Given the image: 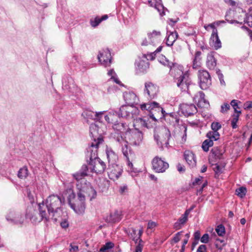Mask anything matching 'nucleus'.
<instances>
[{"label":"nucleus","mask_w":252,"mask_h":252,"mask_svg":"<svg viewBox=\"0 0 252 252\" xmlns=\"http://www.w3.org/2000/svg\"><path fill=\"white\" fill-rule=\"evenodd\" d=\"M86 192H89V195L91 196V199L95 198L96 195V191L91 186H87L86 188L84 187L80 189L77 193V200L76 203L71 204L69 200L71 208L77 213L83 212L85 210V196L84 193Z\"/></svg>","instance_id":"1"},{"label":"nucleus","mask_w":252,"mask_h":252,"mask_svg":"<svg viewBox=\"0 0 252 252\" xmlns=\"http://www.w3.org/2000/svg\"><path fill=\"white\" fill-rule=\"evenodd\" d=\"M38 216H30V220L33 222H39L43 220H45L46 221H48L51 220L55 221L57 220V216L52 211H49V208L44 202L38 204Z\"/></svg>","instance_id":"2"},{"label":"nucleus","mask_w":252,"mask_h":252,"mask_svg":"<svg viewBox=\"0 0 252 252\" xmlns=\"http://www.w3.org/2000/svg\"><path fill=\"white\" fill-rule=\"evenodd\" d=\"M102 128V127H90V135L93 138L94 141L87 150L91 151L94 157L96 155V151L98 150L99 144L103 141L102 135L104 131Z\"/></svg>","instance_id":"3"},{"label":"nucleus","mask_w":252,"mask_h":252,"mask_svg":"<svg viewBox=\"0 0 252 252\" xmlns=\"http://www.w3.org/2000/svg\"><path fill=\"white\" fill-rule=\"evenodd\" d=\"M118 117L117 114L111 112L106 114V111H96L94 121L103 125H113L117 126L119 124Z\"/></svg>","instance_id":"4"},{"label":"nucleus","mask_w":252,"mask_h":252,"mask_svg":"<svg viewBox=\"0 0 252 252\" xmlns=\"http://www.w3.org/2000/svg\"><path fill=\"white\" fill-rule=\"evenodd\" d=\"M170 137V132L167 127H156L154 137L160 147L162 148L163 145L168 147Z\"/></svg>","instance_id":"5"},{"label":"nucleus","mask_w":252,"mask_h":252,"mask_svg":"<svg viewBox=\"0 0 252 252\" xmlns=\"http://www.w3.org/2000/svg\"><path fill=\"white\" fill-rule=\"evenodd\" d=\"M97 152L96 151V155L94 157L93 153L91 151H87V156L90 158L89 165L92 172L96 173H103L106 168L105 163L97 157Z\"/></svg>","instance_id":"6"},{"label":"nucleus","mask_w":252,"mask_h":252,"mask_svg":"<svg viewBox=\"0 0 252 252\" xmlns=\"http://www.w3.org/2000/svg\"><path fill=\"white\" fill-rule=\"evenodd\" d=\"M63 203L64 199L63 200L58 195H52L47 198L45 204L49 208V211H52L57 217V214L61 211V205Z\"/></svg>","instance_id":"7"},{"label":"nucleus","mask_w":252,"mask_h":252,"mask_svg":"<svg viewBox=\"0 0 252 252\" xmlns=\"http://www.w3.org/2000/svg\"><path fill=\"white\" fill-rule=\"evenodd\" d=\"M125 135L126 138L130 142L131 144L135 146H139L142 141V133L135 127L128 128L126 131Z\"/></svg>","instance_id":"8"},{"label":"nucleus","mask_w":252,"mask_h":252,"mask_svg":"<svg viewBox=\"0 0 252 252\" xmlns=\"http://www.w3.org/2000/svg\"><path fill=\"white\" fill-rule=\"evenodd\" d=\"M212 131H209L207 133L206 136L208 139L205 140L202 144V148L205 152L209 151V147L213 146V141L217 140L219 139L220 134L218 132L219 129L221 127H211Z\"/></svg>","instance_id":"9"},{"label":"nucleus","mask_w":252,"mask_h":252,"mask_svg":"<svg viewBox=\"0 0 252 252\" xmlns=\"http://www.w3.org/2000/svg\"><path fill=\"white\" fill-rule=\"evenodd\" d=\"M199 86L202 90H207L212 84V80L209 73L205 70H200L198 72Z\"/></svg>","instance_id":"10"},{"label":"nucleus","mask_w":252,"mask_h":252,"mask_svg":"<svg viewBox=\"0 0 252 252\" xmlns=\"http://www.w3.org/2000/svg\"><path fill=\"white\" fill-rule=\"evenodd\" d=\"M97 59L102 65L109 66L112 63V57L109 49H103L99 51Z\"/></svg>","instance_id":"11"},{"label":"nucleus","mask_w":252,"mask_h":252,"mask_svg":"<svg viewBox=\"0 0 252 252\" xmlns=\"http://www.w3.org/2000/svg\"><path fill=\"white\" fill-rule=\"evenodd\" d=\"M153 169L158 173H163L168 168L169 164L163 160L161 158L156 157L152 160Z\"/></svg>","instance_id":"12"},{"label":"nucleus","mask_w":252,"mask_h":252,"mask_svg":"<svg viewBox=\"0 0 252 252\" xmlns=\"http://www.w3.org/2000/svg\"><path fill=\"white\" fill-rule=\"evenodd\" d=\"M122 151L123 155L126 158L128 171L131 172H136L137 169L133 167L132 162L129 160V157L132 156V153L131 150L128 149L127 141H124V144H122Z\"/></svg>","instance_id":"13"},{"label":"nucleus","mask_w":252,"mask_h":252,"mask_svg":"<svg viewBox=\"0 0 252 252\" xmlns=\"http://www.w3.org/2000/svg\"><path fill=\"white\" fill-rule=\"evenodd\" d=\"M191 81L188 73H185L184 75L179 77L177 80V85L182 92L189 93V86L190 85Z\"/></svg>","instance_id":"14"},{"label":"nucleus","mask_w":252,"mask_h":252,"mask_svg":"<svg viewBox=\"0 0 252 252\" xmlns=\"http://www.w3.org/2000/svg\"><path fill=\"white\" fill-rule=\"evenodd\" d=\"M180 110L185 116L193 115L197 112L195 105L192 103H182L180 105Z\"/></svg>","instance_id":"15"},{"label":"nucleus","mask_w":252,"mask_h":252,"mask_svg":"<svg viewBox=\"0 0 252 252\" xmlns=\"http://www.w3.org/2000/svg\"><path fill=\"white\" fill-rule=\"evenodd\" d=\"M238 103L241 102L240 101L235 99H233L231 101L230 104L234 108L236 114L233 115V117L231 120L228 121L227 125L230 124L231 126H237L236 124L238 121L239 114L241 113V111L237 110L238 109H240L238 105Z\"/></svg>","instance_id":"16"},{"label":"nucleus","mask_w":252,"mask_h":252,"mask_svg":"<svg viewBox=\"0 0 252 252\" xmlns=\"http://www.w3.org/2000/svg\"><path fill=\"white\" fill-rule=\"evenodd\" d=\"M123 97L127 105L133 108L134 104H137L139 98L135 93L132 92H126L123 94Z\"/></svg>","instance_id":"17"},{"label":"nucleus","mask_w":252,"mask_h":252,"mask_svg":"<svg viewBox=\"0 0 252 252\" xmlns=\"http://www.w3.org/2000/svg\"><path fill=\"white\" fill-rule=\"evenodd\" d=\"M165 114V111L158 103V105L156 106L155 108L151 111V113L149 114V115L153 120L157 121L158 119H161L163 118Z\"/></svg>","instance_id":"18"},{"label":"nucleus","mask_w":252,"mask_h":252,"mask_svg":"<svg viewBox=\"0 0 252 252\" xmlns=\"http://www.w3.org/2000/svg\"><path fill=\"white\" fill-rule=\"evenodd\" d=\"M108 176L111 180H117L121 175L122 169L118 165L114 164V165H109Z\"/></svg>","instance_id":"19"},{"label":"nucleus","mask_w":252,"mask_h":252,"mask_svg":"<svg viewBox=\"0 0 252 252\" xmlns=\"http://www.w3.org/2000/svg\"><path fill=\"white\" fill-rule=\"evenodd\" d=\"M158 92V87L151 82H146L145 84L144 93H146L151 99L154 98Z\"/></svg>","instance_id":"20"},{"label":"nucleus","mask_w":252,"mask_h":252,"mask_svg":"<svg viewBox=\"0 0 252 252\" xmlns=\"http://www.w3.org/2000/svg\"><path fill=\"white\" fill-rule=\"evenodd\" d=\"M193 99L199 107L206 108L209 106V102L205 99L204 94L201 91L199 92L194 95Z\"/></svg>","instance_id":"21"},{"label":"nucleus","mask_w":252,"mask_h":252,"mask_svg":"<svg viewBox=\"0 0 252 252\" xmlns=\"http://www.w3.org/2000/svg\"><path fill=\"white\" fill-rule=\"evenodd\" d=\"M135 69L137 74L146 73L149 67V62L139 60L135 62Z\"/></svg>","instance_id":"22"},{"label":"nucleus","mask_w":252,"mask_h":252,"mask_svg":"<svg viewBox=\"0 0 252 252\" xmlns=\"http://www.w3.org/2000/svg\"><path fill=\"white\" fill-rule=\"evenodd\" d=\"M182 69L183 66H180L176 63L174 66H172L171 69H170L169 74L176 80H177L179 77H181V76L184 75L185 74L183 72Z\"/></svg>","instance_id":"23"},{"label":"nucleus","mask_w":252,"mask_h":252,"mask_svg":"<svg viewBox=\"0 0 252 252\" xmlns=\"http://www.w3.org/2000/svg\"><path fill=\"white\" fill-rule=\"evenodd\" d=\"M148 3L151 6L154 7L161 16H162L165 15V8L161 3V0H148Z\"/></svg>","instance_id":"24"},{"label":"nucleus","mask_w":252,"mask_h":252,"mask_svg":"<svg viewBox=\"0 0 252 252\" xmlns=\"http://www.w3.org/2000/svg\"><path fill=\"white\" fill-rule=\"evenodd\" d=\"M184 158L191 167L195 166L196 161L194 154L190 151H186L184 153Z\"/></svg>","instance_id":"25"},{"label":"nucleus","mask_w":252,"mask_h":252,"mask_svg":"<svg viewBox=\"0 0 252 252\" xmlns=\"http://www.w3.org/2000/svg\"><path fill=\"white\" fill-rule=\"evenodd\" d=\"M178 37L176 31L167 32V36L165 38L166 44L168 46H172Z\"/></svg>","instance_id":"26"},{"label":"nucleus","mask_w":252,"mask_h":252,"mask_svg":"<svg viewBox=\"0 0 252 252\" xmlns=\"http://www.w3.org/2000/svg\"><path fill=\"white\" fill-rule=\"evenodd\" d=\"M132 107L128 105H123L119 110L118 113H116L118 117V120L120 119V117L127 118L129 117L131 113L130 109Z\"/></svg>","instance_id":"27"},{"label":"nucleus","mask_w":252,"mask_h":252,"mask_svg":"<svg viewBox=\"0 0 252 252\" xmlns=\"http://www.w3.org/2000/svg\"><path fill=\"white\" fill-rule=\"evenodd\" d=\"M121 220V213L120 211H115L111 213L110 215L106 217V221L109 223H115Z\"/></svg>","instance_id":"28"},{"label":"nucleus","mask_w":252,"mask_h":252,"mask_svg":"<svg viewBox=\"0 0 252 252\" xmlns=\"http://www.w3.org/2000/svg\"><path fill=\"white\" fill-rule=\"evenodd\" d=\"M206 65L210 70L215 69L217 65V60L215 58L213 53L208 54L207 57Z\"/></svg>","instance_id":"29"},{"label":"nucleus","mask_w":252,"mask_h":252,"mask_svg":"<svg viewBox=\"0 0 252 252\" xmlns=\"http://www.w3.org/2000/svg\"><path fill=\"white\" fill-rule=\"evenodd\" d=\"M106 153L109 165H114L118 159L117 155L112 149L108 148L106 149Z\"/></svg>","instance_id":"30"},{"label":"nucleus","mask_w":252,"mask_h":252,"mask_svg":"<svg viewBox=\"0 0 252 252\" xmlns=\"http://www.w3.org/2000/svg\"><path fill=\"white\" fill-rule=\"evenodd\" d=\"M211 39L213 41V46L215 49L217 50L221 47V43L218 36L217 30H215L214 31L212 32Z\"/></svg>","instance_id":"31"},{"label":"nucleus","mask_w":252,"mask_h":252,"mask_svg":"<svg viewBox=\"0 0 252 252\" xmlns=\"http://www.w3.org/2000/svg\"><path fill=\"white\" fill-rule=\"evenodd\" d=\"M224 153L223 148L220 147H215L211 151V153L216 159H220Z\"/></svg>","instance_id":"32"},{"label":"nucleus","mask_w":252,"mask_h":252,"mask_svg":"<svg viewBox=\"0 0 252 252\" xmlns=\"http://www.w3.org/2000/svg\"><path fill=\"white\" fill-rule=\"evenodd\" d=\"M165 120L169 121V124L172 126H177L181 125L179 124V119L176 117H174L171 114L166 113L165 116Z\"/></svg>","instance_id":"33"},{"label":"nucleus","mask_w":252,"mask_h":252,"mask_svg":"<svg viewBox=\"0 0 252 252\" xmlns=\"http://www.w3.org/2000/svg\"><path fill=\"white\" fill-rule=\"evenodd\" d=\"M201 52L200 51H197L195 52L194 57L193 59L192 67L194 69L198 68L200 66L201 60Z\"/></svg>","instance_id":"34"},{"label":"nucleus","mask_w":252,"mask_h":252,"mask_svg":"<svg viewBox=\"0 0 252 252\" xmlns=\"http://www.w3.org/2000/svg\"><path fill=\"white\" fill-rule=\"evenodd\" d=\"M95 112L90 110H86L83 111L82 116L86 119H91L94 121L95 118Z\"/></svg>","instance_id":"35"},{"label":"nucleus","mask_w":252,"mask_h":252,"mask_svg":"<svg viewBox=\"0 0 252 252\" xmlns=\"http://www.w3.org/2000/svg\"><path fill=\"white\" fill-rule=\"evenodd\" d=\"M161 35V33L159 31H157L154 30L152 32L149 33L148 34V37L149 39L151 40V42L153 43L155 42V40L159 37Z\"/></svg>","instance_id":"36"},{"label":"nucleus","mask_w":252,"mask_h":252,"mask_svg":"<svg viewBox=\"0 0 252 252\" xmlns=\"http://www.w3.org/2000/svg\"><path fill=\"white\" fill-rule=\"evenodd\" d=\"M225 23V21L224 20L217 21L209 25H205L204 28L205 29V30H208V27H210V28L213 29V31H214L215 30H217L215 27L216 26H219L220 24H223Z\"/></svg>","instance_id":"37"},{"label":"nucleus","mask_w":252,"mask_h":252,"mask_svg":"<svg viewBox=\"0 0 252 252\" xmlns=\"http://www.w3.org/2000/svg\"><path fill=\"white\" fill-rule=\"evenodd\" d=\"M28 175V169L27 167H24L20 169L18 171V176L19 178L24 179Z\"/></svg>","instance_id":"38"},{"label":"nucleus","mask_w":252,"mask_h":252,"mask_svg":"<svg viewBox=\"0 0 252 252\" xmlns=\"http://www.w3.org/2000/svg\"><path fill=\"white\" fill-rule=\"evenodd\" d=\"M114 247V244L112 242H108L104 245L100 249L99 252H107L108 251Z\"/></svg>","instance_id":"39"},{"label":"nucleus","mask_w":252,"mask_h":252,"mask_svg":"<svg viewBox=\"0 0 252 252\" xmlns=\"http://www.w3.org/2000/svg\"><path fill=\"white\" fill-rule=\"evenodd\" d=\"M247 189L246 188L240 187L236 190V194L241 198L244 197L246 193Z\"/></svg>","instance_id":"40"},{"label":"nucleus","mask_w":252,"mask_h":252,"mask_svg":"<svg viewBox=\"0 0 252 252\" xmlns=\"http://www.w3.org/2000/svg\"><path fill=\"white\" fill-rule=\"evenodd\" d=\"M225 245L224 240L223 239L221 240L220 239H217L215 243V245L216 248L220 250L222 249L223 247L225 246Z\"/></svg>","instance_id":"41"},{"label":"nucleus","mask_w":252,"mask_h":252,"mask_svg":"<svg viewBox=\"0 0 252 252\" xmlns=\"http://www.w3.org/2000/svg\"><path fill=\"white\" fill-rule=\"evenodd\" d=\"M216 231L218 235L220 236H223L225 232L224 226L222 224L218 225L216 228Z\"/></svg>","instance_id":"42"},{"label":"nucleus","mask_w":252,"mask_h":252,"mask_svg":"<svg viewBox=\"0 0 252 252\" xmlns=\"http://www.w3.org/2000/svg\"><path fill=\"white\" fill-rule=\"evenodd\" d=\"M100 22L101 20L98 17H96L94 19H91L90 20L91 25L94 28L97 26Z\"/></svg>","instance_id":"43"},{"label":"nucleus","mask_w":252,"mask_h":252,"mask_svg":"<svg viewBox=\"0 0 252 252\" xmlns=\"http://www.w3.org/2000/svg\"><path fill=\"white\" fill-rule=\"evenodd\" d=\"M244 22L246 23L249 27H252V14H247Z\"/></svg>","instance_id":"44"},{"label":"nucleus","mask_w":252,"mask_h":252,"mask_svg":"<svg viewBox=\"0 0 252 252\" xmlns=\"http://www.w3.org/2000/svg\"><path fill=\"white\" fill-rule=\"evenodd\" d=\"M158 105V103L155 101H153L151 103H147V107L146 110H148L149 112V114L151 113V111L155 108L156 106Z\"/></svg>","instance_id":"45"},{"label":"nucleus","mask_w":252,"mask_h":252,"mask_svg":"<svg viewBox=\"0 0 252 252\" xmlns=\"http://www.w3.org/2000/svg\"><path fill=\"white\" fill-rule=\"evenodd\" d=\"M86 176V175H85V172H82L81 171H79L73 174V177L77 181H79L80 180L82 179Z\"/></svg>","instance_id":"46"},{"label":"nucleus","mask_w":252,"mask_h":252,"mask_svg":"<svg viewBox=\"0 0 252 252\" xmlns=\"http://www.w3.org/2000/svg\"><path fill=\"white\" fill-rule=\"evenodd\" d=\"M216 73L218 76L221 85H225V82L223 80V74L221 73L220 70L219 69H216Z\"/></svg>","instance_id":"47"},{"label":"nucleus","mask_w":252,"mask_h":252,"mask_svg":"<svg viewBox=\"0 0 252 252\" xmlns=\"http://www.w3.org/2000/svg\"><path fill=\"white\" fill-rule=\"evenodd\" d=\"M136 123L138 125H141V126H147V120L145 118H139L136 119Z\"/></svg>","instance_id":"48"},{"label":"nucleus","mask_w":252,"mask_h":252,"mask_svg":"<svg viewBox=\"0 0 252 252\" xmlns=\"http://www.w3.org/2000/svg\"><path fill=\"white\" fill-rule=\"evenodd\" d=\"M163 65L165 66H167L168 67L170 68V69H171V67H172V66H174V65L176 63H173L172 62H170L168 60L165 59V61H163V62H161Z\"/></svg>","instance_id":"49"},{"label":"nucleus","mask_w":252,"mask_h":252,"mask_svg":"<svg viewBox=\"0 0 252 252\" xmlns=\"http://www.w3.org/2000/svg\"><path fill=\"white\" fill-rule=\"evenodd\" d=\"M185 34L187 36L196 35V32L194 29L190 28L187 32H185Z\"/></svg>","instance_id":"50"},{"label":"nucleus","mask_w":252,"mask_h":252,"mask_svg":"<svg viewBox=\"0 0 252 252\" xmlns=\"http://www.w3.org/2000/svg\"><path fill=\"white\" fill-rule=\"evenodd\" d=\"M182 233V231H180V232H178L176 234L175 236L173 237V241L175 243H178L180 240L181 238H180V235H181Z\"/></svg>","instance_id":"51"},{"label":"nucleus","mask_w":252,"mask_h":252,"mask_svg":"<svg viewBox=\"0 0 252 252\" xmlns=\"http://www.w3.org/2000/svg\"><path fill=\"white\" fill-rule=\"evenodd\" d=\"M209 236L208 234H204L201 238V242L203 243H207L208 242Z\"/></svg>","instance_id":"52"},{"label":"nucleus","mask_w":252,"mask_h":252,"mask_svg":"<svg viewBox=\"0 0 252 252\" xmlns=\"http://www.w3.org/2000/svg\"><path fill=\"white\" fill-rule=\"evenodd\" d=\"M38 214L39 212H38L32 209L29 213L27 214V217L30 219V216L34 215V216H38Z\"/></svg>","instance_id":"53"},{"label":"nucleus","mask_w":252,"mask_h":252,"mask_svg":"<svg viewBox=\"0 0 252 252\" xmlns=\"http://www.w3.org/2000/svg\"><path fill=\"white\" fill-rule=\"evenodd\" d=\"M230 108V105L228 103H224L221 106V112L223 113L227 111Z\"/></svg>","instance_id":"54"},{"label":"nucleus","mask_w":252,"mask_h":252,"mask_svg":"<svg viewBox=\"0 0 252 252\" xmlns=\"http://www.w3.org/2000/svg\"><path fill=\"white\" fill-rule=\"evenodd\" d=\"M203 177L202 176H199L198 178H195L194 181L193 182L192 184L193 186L200 185L202 183V180Z\"/></svg>","instance_id":"55"},{"label":"nucleus","mask_w":252,"mask_h":252,"mask_svg":"<svg viewBox=\"0 0 252 252\" xmlns=\"http://www.w3.org/2000/svg\"><path fill=\"white\" fill-rule=\"evenodd\" d=\"M143 233V228L142 227L139 230V232H138V235H139V236L137 238H136V239H135V238H134L133 239V240L134 241H135V243H137V241H139V242H142V240L140 239V237L141 236L142 234Z\"/></svg>","instance_id":"56"},{"label":"nucleus","mask_w":252,"mask_h":252,"mask_svg":"<svg viewBox=\"0 0 252 252\" xmlns=\"http://www.w3.org/2000/svg\"><path fill=\"white\" fill-rule=\"evenodd\" d=\"M139 242L138 244L136 245L135 250L134 252H142L143 245Z\"/></svg>","instance_id":"57"},{"label":"nucleus","mask_w":252,"mask_h":252,"mask_svg":"<svg viewBox=\"0 0 252 252\" xmlns=\"http://www.w3.org/2000/svg\"><path fill=\"white\" fill-rule=\"evenodd\" d=\"M206 249L205 245H201L198 248L196 252H206Z\"/></svg>","instance_id":"58"},{"label":"nucleus","mask_w":252,"mask_h":252,"mask_svg":"<svg viewBox=\"0 0 252 252\" xmlns=\"http://www.w3.org/2000/svg\"><path fill=\"white\" fill-rule=\"evenodd\" d=\"M177 169L179 172H184L185 171V167L184 165L180 163H178L177 166Z\"/></svg>","instance_id":"59"},{"label":"nucleus","mask_w":252,"mask_h":252,"mask_svg":"<svg viewBox=\"0 0 252 252\" xmlns=\"http://www.w3.org/2000/svg\"><path fill=\"white\" fill-rule=\"evenodd\" d=\"M157 226V223L152 221H149L148 223V229H153L155 228Z\"/></svg>","instance_id":"60"},{"label":"nucleus","mask_w":252,"mask_h":252,"mask_svg":"<svg viewBox=\"0 0 252 252\" xmlns=\"http://www.w3.org/2000/svg\"><path fill=\"white\" fill-rule=\"evenodd\" d=\"M188 220V218L185 216L182 215V217L179 219L178 221L182 224H184Z\"/></svg>","instance_id":"61"},{"label":"nucleus","mask_w":252,"mask_h":252,"mask_svg":"<svg viewBox=\"0 0 252 252\" xmlns=\"http://www.w3.org/2000/svg\"><path fill=\"white\" fill-rule=\"evenodd\" d=\"M244 105L245 109H250L252 108V102L247 101L244 103Z\"/></svg>","instance_id":"62"},{"label":"nucleus","mask_w":252,"mask_h":252,"mask_svg":"<svg viewBox=\"0 0 252 252\" xmlns=\"http://www.w3.org/2000/svg\"><path fill=\"white\" fill-rule=\"evenodd\" d=\"M127 190V186L126 185H123L120 187V192L124 193Z\"/></svg>","instance_id":"63"},{"label":"nucleus","mask_w":252,"mask_h":252,"mask_svg":"<svg viewBox=\"0 0 252 252\" xmlns=\"http://www.w3.org/2000/svg\"><path fill=\"white\" fill-rule=\"evenodd\" d=\"M70 247L69 250L71 252H76L78 251V247L77 246H74L70 244Z\"/></svg>","instance_id":"64"}]
</instances>
